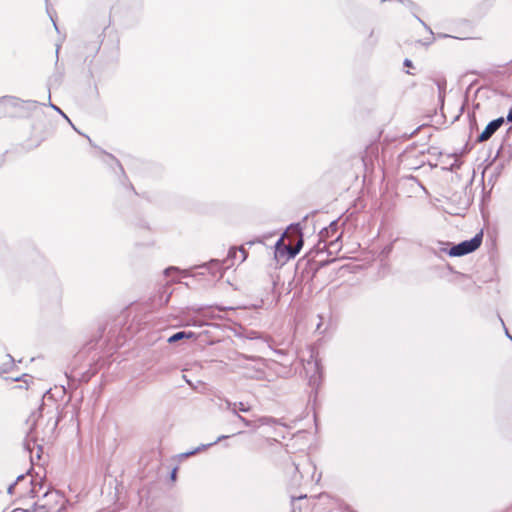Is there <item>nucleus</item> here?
Returning <instances> with one entry per match:
<instances>
[{"label": "nucleus", "instance_id": "20", "mask_svg": "<svg viewBox=\"0 0 512 512\" xmlns=\"http://www.w3.org/2000/svg\"><path fill=\"white\" fill-rule=\"evenodd\" d=\"M7 358H8L9 364H13L14 360L11 357V355H7Z\"/></svg>", "mask_w": 512, "mask_h": 512}, {"label": "nucleus", "instance_id": "14", "mask_svg": "<svg viewBox=\"0 0 512 512\" xmlns=\"http://www.w3.org/2000/svg\"><path fill=\"white\" fill-rule=\"evenodd\" d=\"M176 270H177V268H175V267H169V268H167V269L165 270V273H166V275H169V274H170V272H172V271H176Z\"/></svg>", "mask_w": 512, "mask_h": 512}, {"label": "nucleus", "instance_id": "2", "mask_svg": "<svg viewBox=\"0 0 512 512\" xmlns=\"http://www.w3.org/2000/svg\"><path fill=\"white\" fill-rule=\"evenodd\" d=\"M45 503L36 504L28 512H62L64 510V499L57 493H48L45 495Z\"/></svg>", "mask_w": 512, "mask_h": 512}, {"label": "nucleus", "instance_id": "1", "mask_svg": "<svg viewBox=\"0 0 512 512\" xmlns=\"http://www.w3.org/2000/svg\"><path fill=\"white\" fill-rule=\"evenodd\" d=\"M290 229H292L295 232V234L298 236V241H297L296 245L293 247L290 244L286 245L284 243V236L286 234H284L276 242V245H275L276 255L282 256L284 253H286L287 259L294 258L300 252V250L303 246V239H302V234L300 232L299 226L298 225L291 226Z\"/></svg>", "mask_w": 512, "mask_h": 512}, {"label": "nucleus", "instance_id": "22", "mask_svg": "<svg viewBox=\"0 0 512 512\" xmlns=\"http://www.w3.org/2000/svg\"><path fill=\"white\" fill-rule=\"evenodd\" d=\"M505 333H506V336L512 340V336L509 334V332L506 328H505Z\"/></svg>", "mask_w": 512, "mask_h": 512}, {"label": "nucleus", "instance_id": "25", "mask_svg": "<svg viewBox=\"0 0 512 512\" xmlns=\"http://www.w3.org/2000/svg\"><path fill=\"white\" fill-rule=\"evenodd\" d=\"M7 372V369H0V373Z\"/></svg>", "mask_w": 512, "mask_h": 512}, {"label": "nucleus", "instance_id": "5", "mask_svg": "<svg viewBox=\"0 0 512 512\" xmlns=\"http://www.w3.org/2000/svg\"><path fill=\"white\" fill-rule=\"evenodd\" d=\"M338 225L332 222L328 227L323 228L319 233V243L326 241L330 237H334L337 233Z\"/></svg>", "mask_w": 512, "mask_h": 512}, {"label": "nucleus", "instance_id": "26", "mask_svg": "<svg viewBox=\"0 0 512 512\" xmlns=\"http://www.w3.org/2000/svg\"><path fill=\"white\" fill-rule=\"evenodd\" d=\"M260 422H261L262 424H265V423H266V421H265V419H264V418H263V419H260Z\"/></svg>", "mask_w": 512, "mask_h": 512}, {"label": "nucleus", "instance_id": "12", "mask_svg": "<svg viewBox=\"0 0 512 512\" xmlns=\"http://www.w3.org/2000/svg\"><path fill=\"white\" fill-rule=\"evenodd\" d=\"M190 310H191V311H193V312H195V313L205 315V314H204V308H203V307H197V308L192 307V308H190Z\"/></svg>", "mask_w": 512, "mask_h": 512}, {"label": "nucleus", "instance_id": "8", "mask_svg": "<svg viewBox=\"0 0 512 512\" xmlns=\"http://www.w3.org/2000/svg\"><path fill=\"white\" fill-rule=\"evenodd\" d=\"M227 437H228V436L222 435V436L218 437V438H217V440H216V441H214L213 443H209V444H207V445H201V446L197 447L196 449H194V450H192V451H189V452H186V453L181 454V456H183V457H189V456H192V455H194V454H196V453L200 452L201 450H203V449H205V448H207V447H210V446H212V445H214V444L218 443L219 441H221L222 439H225V438H227Z\"/></svg>", "mask_w": 512, "mask_h": 512}, {"label": "nucleus", "instance_id": "11", "mask_svg": "<svg viewBox=\"0 0 512 512\" xmlns=\"http://www.w3.org/2000/svg\"><path fill=\"white\" fill-rule=\"evenodd\" d=\"M237 418L245 425V426H251V421L247 420L246 418L242 417L239 414H236Z\"/></svg>", "mask_w": 512, "mask_h": 512}, {"label": "nucleus", "instance_id": "21", "mask_svg": "<svg viewBox=\"0 0 512 512\" xmlns=\"http://www.w3.org/2000/svg\"><path fill=\"white\" fill-rule=\"evenodd\" d=\"M175 477H176V470L174 469V470L172 471V473H171V478H172V479H175Z\"/></svg>", "mask_w": 512, "mask_h": 512}, {"label": "nucleus", "instance_id": "24", "mask_svg": "<svg viewBox=\"0 0 512 512\" xmlns=\"http://www.w3.org/2000/svg\"><path fill=\"white\" fill-rule=\"evenodd\" d=\"M169 296H170V295H167V296H166V298H165V300H164V303H167V302H168Z\"/></svg>", "mask_w": 512, "mask_h": 512}, {"label": "nucleus", "instance_id": "15", "mask_svg": "<svg viewBox=\"0 0 512 512\" xmlns=\"http://www.w3.org/2000/svg\"><path fill=\"white\" fill-rule=\"evenodd\" d=\"M16 485H17V482H16V483H14V484H12V485H10V486L8 487V493L12 494V493H13V490H14V488H15V486H16Z\"/></svg>", "mask_w": 512, "mask_h": 512}, {"label": "nucleus", "instance_id": "6", "mask_svg": "<svg viewBox=\"0 0 512 512\" xmlns=\"http://www.w3.org/2000/svg\"><path fill=\"white\" fill-rule=\"evenodd\" d=\"M228 258L242 263L247 258V253L243 247L231 248L228 253Z\"/></svg>", "mask_w": 512, "mask_h": 512}, {"label": "nucleus", "instance_id": "13", "mask_svg": "<svg viewBox=\"0 0 512 512\" xmlns=\"http://www.w3.org/2000/svg\"><path fill=\"white\" fill-rule=\"evenodd\" d=\"M190 325H194V326H202L203 324L195 319H192L190 322H189Z\"/></svg>", "mask_w": 512, "mask_h": 512}, {"label": "nucleus", "instance_id": "17", "mask_svg": "<svg viewBox=\"0 0 512 512\" xmlns=\"http://www.w3.org/2000/svg\"><path fill=\"white\" fill-rule=\"evenodd\" d=\"M507 120L512 122V108L509 110L508 112V115H507Z\"/></svg>", "mask_w": 512, "mask_h": 512}, {"label": "nucleus", "instance_id": "16", "mask_svg": "<svg viewBox=\"0 0 512 512\" xmlns=\"http://www.w3.org/2000/svg\"><path fill=\"white\" fill-rule=\"evenodd\" d=\"M50 105H51V107H52L53 109H55L56 111H58L59 113H61L65 118H67V117L63 114V112H62V111H61L57 106H55V105H53V104H50Z\"/></svg>", "mask_w": 512, "mask_h": 512}, {"label": "nucleus", "instance_id": "23", "mask_svg": "<svg viewBox=\"0 0 512 512\" xmlns=\"http://www.w3.org/2000/svg\"><path fill=\"white\" fill-rule=\"evenodd\" d=\"M24 478H25V477H24L23 475L18 476V477H17V482H18V481H20V480H24Z\"/></svg>", "mask_w": 512, "mask_h": 512}, {"label": "nucleus", "instance_id": "7", "mask_svg": "<svg viewBox=\"0 0 512 512\" xmlns=\"http://www.w3.org/2000/svg\"><path fill=\"white\" fill-rule=\"evenodd\" d=\"M41 417V407H39L37 411L32 412L31 415L29 416L27 420V423L31 426L29 436H32V434L35 432L37 423Z\"/></svg>", "mask_w": 512, "mask_h": 512}, {"label": "nucleus", "instance_id": "9", "mask_svg": "<svg viewBox=\"0 0 512 512\" xmlns=\"http://www.w3.org/2000/svg\"><path fill=\"white\" fill-rule=\"evenodd\" d=\"M227 407L228 409H231L232 412L236 415L238 414L237 413V410L239 411H242V412H247L249 411V407L244 404L243 402H239V403H230V402H227Z\"/></svg>", "mask_w": 512, "mask_h": 512}, {"label": "nucleus", "instance_id": "19", "mask_svg": "<svg viewBox=\"0 0 512 512\" xmlns=\"http://www.w3.org/2000/svg\"><path fill=\"white\" fill-rule=\"evenodd\" d=\"M404 65H405V66H411V61H410L409 59H406V60L404 61Z\"/></svg>", "mask_w": 512, "mask_h": 512}, {"label": "nucleus", "instance_id": "4", "mask_svg": "<svg viewBox=\"0 0 512 512\" xmlns=\"http://www.w3.org/2000/svg\"><path fill=\"white\" fill-rule=\"evenodd\" d=\"M503 123H504L503 117H500V118H497V119L491 121L486 126L484 131L479 135L478 142H485V141L489 140L492 137V135L503 125Z\"/></svg>", "mask_w": 512, "mask_h": 512}, {"label": "nucleus", "instance_id": "10", "mask_svg": "<svg viewBox=\"0 0 512 512\" xmlns=\"http://www.w3.org/2000/svg\"><path fill=\"white\" fill-rule=\"evenodd\" d=\"M193 335H194V333H192V332H184V331L177 332L174 335H172L171 337H169L168 342L174 343V342H177L184 338H191V337H193Z\"/></svg>", "mask_w": 512, "mask_h": 512}, {"label": "nucleus", "instance_id": "18", "mask_svg": "<svg viewBox=\"0 0 512 512\" xmlns=\"http://www.w3.org/2000/svg\"><path fill=\"white\" fill-rule=\"evenodd\" d=\"M12 512H28V509L17 508V509H14Z\"/></svg>", "mask_w": 512, "mask_h": 512}, {"label": "nucleus", "instance_id": "27", "mask_svg": "<svg viewBox=\"0 0 512 512\" xmlns=\"http://www.w3.org/2000/svg\"><path fill=\"white\" fill-rule=\"evenodd\" d=\"M334 245V241H331L329 246H333Z\"/></svg>", "mask_w": 512, "mask_h": 512}, {"label": "nucleus", "instance_id": "3", "mask_svg": "<svg viewBox=\"0 0 512 512\" xmlns=\"http://www.w3.org/2000/svg\"><path fill=\"white\" fill-rule=\"evenodd\" d=\"M482 243V233L476 234L472 239L454 245L448 252L452 257H459L475 251Z\"/></svg>", "mask_w": 512, "mask_h": 512}]
</instances>
